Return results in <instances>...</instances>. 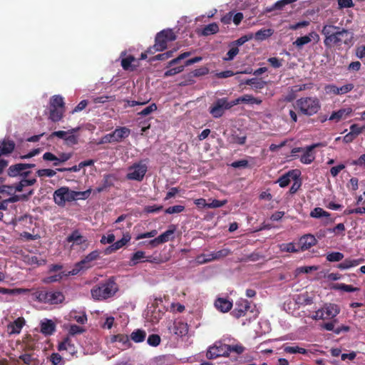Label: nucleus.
Masks as SVG:
<instances>
[{
    "instance_id": "3",
    "label": "nucleus",
    "mask_w": 365,
    "mask_h": 365,
    "mask_svg": "<svg viewBox=\"0 0 365 365\" xmlns=\"http://www.w3.org/2000/svg\"><path fill=\"white\" fill-rule=\"evenodd\" d=\"M296 108L303 114L312 116L317 113L321 109L319 98L314 97H302L296 101Z\"/></svg>"
},
{
    "instance_id": "60",
    "label": "nucleus",
    "mask_w": 365,
    "mask_h": 365,
    "mask_svg": "<svg viewBox=\"0 0 365 365\" xmlns=\"http://www.w3.org/2000/svg\"><path fill=\"white\" fill-rule=\"evenodd\" d=\"M185 206L178 205H174V206L168 207L165 210V212L166 214H170V215L175 214V213H180V212H183L185 210Z\"/></svg>"
},
{
    "instance_id": "31",
    "label": "nucleus",
    "mask_w": 365,
    "mask_h": 365,
    "mask_svg": "<svg viewBox=\"0 0 365 365\" xmlns=\"http://www.w3.org/2000/svg\"><path fill=\"white\" fill-rule=\"evenodd\" d=\"M327 319L333 318L339 313L337 305L330 304L322 309Z\"/></svg>"
},
{
    "instance_id": "47",
    "label": "nucleus",
    "mask_w": 365,
    "mask_h": 365,
    "mask_svg": "<svg viewBox=\"0 0 365 365\" xmlns=\"http://www.w3.org/2000/svg\"><path fill=\"white\" fill-rule=\"evenodd\" d=\"M71 318L73 320L76 321L78 323L81 324H84L87 322V316L85 313H82L81 314H77L76 312H71L70 314Z\"/></svg>"
},
{
    "instance_id": "51",
    "label": "nucleus",
    "mask_w": 365,
    "mask_h": 365,
    "mask_svg": "<svg viewBox=\"0 0 365 365\" xmlns=\"http://www.w3.org/2000/svg\"><path fill=\"white\" fill-rule=\"evenodd\" d=\"M231 48L227 53L226 56L223 58L225 61H230L234 59V58L238 54L239 48L235 46H230Z\"/></svg>"
},
{
    "instance_id": "62",
    "label": "nucleus",
    "mask_w": 365,
    "mask_h": 365,
    "mask_svg": "<svg viewBox=\"0 0 365 365\" xmlns=\"http://www.w3.org/2000/svg\"><path fill=\"white\" fill-rule=\"evenodd\" d=\"M354 88V85L353 83H346L342 86L338 87L339 89V96L346 94L351 92Z\"/></svg>"
},
{
    "instance_id": "55",
    "label": "nucleus",
    "mask_w": 365,
    "mask_h": 365,
    "mask_svg": "<svg viewBox=\"0 0 365 365\" xmlns=\"http://www.w3.org/2000/svg\"><path fill=\"white\" fill-rule=\"evenodd\" d=\"M36 174L40 178H52L56 174V172L51 169H40L37 170Z\"/></svg>"
},
{
    "instance_id": "10",
    "label": "nucleus",
    "mask_w": 365,
    "mask_h": 365,
    "mask_svg": "<svg viewBox=\"0 0 365 365\" xmlns=\"http://www.w3.org/2000/svg\"><path fill=\"white\" fill-rule=\"evenodd\" d=\"M147 165L142 162L134 163L128 168L126 178L130 180L142 181L147 172Z\"/></svg>"
},
{
    "instance_id": "56",
    "label": "nucleus",
    "mask_w": 365,
    "mask_h": 365,
    "mask_svg": "<svg viewBox=\"0 0 365 365\" xmlns=\"http://www.w3.org/2000/svg\"><path fill=\"white\" fill-rule=\"evenodd\" d=\"M161 339L158 334H153L148 336L147 342L150 346H157L160 344Z\"/></svg>"
},
{
    "instance_id": "23",
    "label": "nucleus",
    "mask_w": 365,
    "mask_h": 365,
    "mask_svg": "<svg viewBox=\"0 0 365 365\" xmlns=\"http://www.w3.org/2000/svg\"><path fill=\"white\" fill-rule=\"evenodd\" d=\"M240 103L259 105L262 103V100L255 98L252 95L245 94L242 96L236 98L234 101H232L233 106Z\"/></svg>"
},
{
    "instance_id": "11",
    "label": "nucleus",
    "mask_w": 365,
    "mask_h": 365,
    "mask_svg": "<svg viewBox=\"0 0 365 365\" xmlns=\"http://www.w3.org/2000/svg\"><path fill=\"white\" fill-rule=\"evenodd\" d=\"M250 308V303L245 299H240L235 303V309L231 314L236 319L245 316L247 312Z\"/></svg>"
},
{
    "instance_id": "22",
    "label": "nucleus",
    "mask_w": 365,
    "mask_h": 365,
    "mask_svg": "<svg viewBox=\"0 0 365 365\" xmlns=\"http://www.w3.org/2000/svg\"><path fill=\"white\" fill-rule=\"evenodd\" d=\"M364 261V259L363 258H359V259L346 258L342 262L336 265V267L341 270L347 269L358 266L359 264L363 263Z\"/></svg>"
},
{
    "instance_id": "24",
    "label": "nucleus",
    "mask_w": 365,
    "mask_h": 365,
    "mask_svg": "<svg viewBox=\"0 0 365 365\" xmlns=\"http://www.w3.org/2000/svg\"><path fill=\"white\" fill-rule=\"evenodd\" d=\"M351 112L352 109L351 108H341L336 111H334L329 116V120L339 122L341 119L346 118V117L349 115Z\"/></svg>"
},
{
    "instance_id": "8",
    "label": "nucleus",
    "mask_w": 365,
    "mask_h": 365,
    "mask_svg": "<svg viewBox=\"0 0 365 365\" xmlns=\"http://www.w3.org/2000/svg\"><path fill=\"white\" fill-rule=\"evenodd\" d=\"M100 255L101 252L99 250H94L90 252L82 260L75 264L74 268L70 272V274L76 275L80 271L91 267V262L98 259L100 257Z\"/></svg>"
},
{
    "instance_id": "2",
    "label": "nucleus",
    "mask_w": 365,
    "mask_h": 365,
    "mask_svg": "<svg viewBox=\"0 0 365 365\" xmlns=\"http://www.w3.org/2000/svg\"><path fill=\"white\" fill-rule=\"evenodd\" d=\"M119 287L114 277L101 282L93 287L91 294L95 301H104L115 296L118 292Z\"/></svg>"
},
{
    "instance_id": "25",
    "label": "nucleus",
    "mask_w": 365,
    "mask_h": 365,
    "mask_svg": "<svg viewBox=\"0 0 365 365\" xmlns=\"http://www.w3.org/2000/svg\"><path fill=\"white\" fill-rule=\"evenodd\" d=\"M215 306L217 310L222 312H227L232 307V302L225 298H217L215 302Z\"/></svg>"
},
{
    "instance_id": "13",
    "label": "nucleus",
    "mask_w": 365,
    "mask_h": 365,
    "mask_svg": "<svg viewBox=\"0 0 365 365\" xmlns=\"http://www.w3.org/2000/svg\"><path fill=\"white\" fill-rule=\"evenodd\" d=\"M321 143H314L304 148L303 154L300 157V161L303 164H311L315 159V153L314 150L319 147Z\"/></svg>"
},
{
    "instance_id": "53",
    "label": "nucleus",
    "mask_w": 365,
    "mask_h": 365,
    "mask_svg": "<svg viewBox=\"0 0 365 365\" xmlns=\"http://www.w3.org/2000/svg\"><path fill=\"white\" fill-rule=\"evenodd\" d=\"M281 250L284 252L293 253L299 252L300 251L299 247L297 248L294 242L282 244L281 245Z\"/></svg>"
},
{
    "instance_id": "20",
    "label": "nucleus",
    "mask_w": 365,
    "mask_h": 365,
    "mask_svg": "<svg viewBox=\"0 0 365 365\" xmlns=\"http://www.w3.org/2000/svg\"><path fill=\"white\" fill-rule=\"evenodd\" d=\"M24 324L25 319L23 317L17 318L13 322L8 324L7 331L9 334L11 335L19 334Z\"/></svg>"
},
{
    "instance_id": "49",
    "label": "nucleus",
    "mask_w": 365,
    "mask_h": 365,
    "mask_svg": "<svg viewBox=\"0 0 365 365\" xmlns=\"http://www.w3.org/2000/svg\"><path fill=\"white\" fill-rule=\"evenodd\" d=\"M163 209V206L161 205H146L143 208V212L146 214L158 213L162 211Z\"/></svg>"
},
{
    "instance_id": "63",
    "label": "nucleus",
    "mask_w": 365,
    "mask_h": 365,
    "mask_svg": "<svg viewBox=\"0 0 365 365\" xmlns=\"http://www.w3.org/2000/svg\"><path fill=\"white\" fill-rule=\"evenodd\" d=\"M183 70H184L183 66L170 68L165 72L164 77L175 76L178 73H181Z\"/></svg>"
},
{
    "instance_id": "45",
    "label": "nucleus",
    "mask_w": 365,
    "mask_h": 365,
    "mask_svg": "<svg viewBox=\"0 0 365 365\" xmlns=\"http://www.w3.org/2000/svg\"><path fill=\"white\" fill-rule=\"evenodd\" d=\"M297 0H279L275 2L272 8L269 9V11L273 10H282L283 8L289 4H292L293 2H295Z\"/></svg>"
},
{
    "instance_id": "44",
    "label": "nucleus",
    "mask_w": 365,
    "mask_h": 365,
    "mask_svg": "<svg viewBox=\"0 0 365 365\" xmlns=\"http://www.w3.org/2000/svg\"><path fill=\"white\" fill-rule=\"evenodd\" d=\"M310 216L314 218H320L322 217H328L330 213L324 210L321 207H315L310 213Z\"/></svg>"
},
{
    "instance_id": "58",
    "label": "nucleus",
    "mask_w": 365,
    "mask_h": 365,
    "mask_svg": "<svg viewBox=\"0 0 365 365\" xmlns=\"http://www.w3.org/2000/svg\"><path fill=\"white\" fill-rule=\"evenodd\" d=\"M212 253H210L207 255L202 254V255H198L196 257V260L198 264H205V263H207V262H212L214 260L213 259H212Z\"/></svg>"
},
{
    "instance_id": "32",
    "label": "nucleus",
    "mask_w": 365,
    "mask_h": 365,
    "mask_svg": "<svg viewBox=\"0 0 365 365\" xmlns=\"http://www.w3.org/2000/svg\"><path fill=\"white\" fill-rule=\"evenodd\" d=\"M79 130H80V128L77 127V128L70 129L67 131H63V130L54 131V132L51 133V134L49 135L48 139H52L53 137H58V138L65 140L66 135L75 133L78 132Z\"/></svg>"
},
{
    "instance_id": "12",
    "label": "nucleus",
    "mask_w": 365,
    "mask_h": 365,
    "mask_svg": "<svg viewBox=\"0 0 365 365\" xmlns=\"http://www.w3.org/2000/svg\"><path fill=\"white\" fill-rule=\"evenodd\" d=\"M224 346H227V344L219 343L210 347L206 354L207 358L212 359L219 356H228L227 350Z\"/></svg>"
},
{
    "instance_id": "16",
    "label": "nucleus",
    "mask_w": 365,
    "mask_h": 365,
    "mask_svg": "<svg viewBox=\"0 0 365 365\" xmlns=\"http://www.w3.org/2000/svg\"><path fill=\"white\" fill-rule=\"evenodd\" d=\"M58 351H66L71 356L77 353V348L69 336L63 339L58 346Z\"/></svg>"
},
{
    "instance_id": "42",
    "label": "nucleus",
    "mask_w": 365,
    "mask_h": 365,
    "mask_svg": "<svg viewBox=\"0 0 365 365\" xmlns=\"http://www.w3.org/2000/svg\"><path fill=\"white\" fill-rule=\"evenodd\" d=\"M135 61V58L133 56H128L126 58H124L121 60V66L125 71L131 70L133 71L135 68H133L131 63Z\"/></svg>"
},
{
    "instance_id": "37",
    "label": "nucleus",
    "mask_w": 365,
    "mask_h": 365,
    "mask_svg": "<svg viewBox=\"0 0 365 365\" xmlns=\"http://www.w3.org/2000/svg\"><path fill=\"white\" fill-rule=\"evenodd\" d=\"M331 288L334 290H341L346 292H354L359 290L358 287H354L352 285H349L343 283L334 284Z\"/></svg>"
},
{
    "instance_id": "64",
    "label": "nucleus",
    "mask_w": 365,
    "mask_h": 365,
    "mask_svg": "<svg viewBox=\"0 0 365 365\" xmlns=\"http://www.w3.org/2000/svg\"><path fill=\"white\" fill-rule=\"evenodd\" d=\"M324 91H325L327 94H329V95L333 94V95H335V96H339L338 86H336L334 84L326 85L325 87H324Z\"/></svg>"
},
{
    "instance_id": "36",
    "label": "nucleus",
    "mask_w": 365,
    "mask_h": 365,
    "mask_svg": "<svg viewBox=\"0 0 365 365\" xmlns=\"http://www.w3.org/2000/svg\"><path fill=\"white\" fill-rule=\"evenodd\" d=\"M67 241L68 242H73L76 245H81L86 242V240L83 239V237L79 233L78 230H75L69 236H68Z\"/></svg>"
},
{
    "instance_id": "43",
    "label": "nucleus",
    "mask_w": 365,
    "mask_h": 365,
    "mask_svg": "<svg viewBox=\"0 0 365 365\" xmlns=\"http://www.w3.org/2000/svg\"><path fill=\"white\" fill-rule=\"evenodd\" d=\"M227 350V355L229 356L231 352H235L237 354H242L245 348L241 344H235V345H227V346H224Z\"/></svg>"
},
{
    "instance_id": "27",
    "label": "nucleus",
    "mask_w": 365,
    "mask_h": 365,
    "mask_svg": "<svg viewBox=\"0 0 365 365\" xmlns=\"http://www.w3.org/2000/svg\"><path fill=\"white\" fill-rule=\"evenodd\" d=\"M56 330V325L51 319H46L41 323V331L44 335H51Z\"/></svg>"
},
{
    "instance_id": "48",
    "label": "nucleus",
    "mask_w": 365,
    "mask_h": 365,
    "mask_svg": "<svg viewBox=\"0 0 365 365\" xmlns=\"http://www.w3.org/2000/svg\"><path fill=\"white\" fill-rule=\"evenodd\" d=\"M253 38V34H247L245 36H241L236 41H232L230 46H235L238 48V46L243 45L245 43L248 41L249 40H251Z\"/></svg>"
},
{
    "instance_id": "6",
    "label": "nucleus",
    "mask_w": 365,
    "mask_h": 365,
    "mask_svg": "<svg viewBox=\"0 0 365 365\" xmlns=\"http://www.w3.org/2000/svg\"><path fill=\"white\" fill-rule=\"evenodd\" d=\"M36 299L41 302L57 304L61 303L65 297L59 291H39L36 293Z\"/></svg>"
},
{
    "instance_id": "19",
    "label": "nucleus",
    "mask_w": 365,
    "mask_h": 365,
    "mask_svg": "<svg viewBox=\"0 0 365 365\" xmlns=\"http://www.w3.org/2000/svg\"><path fill=\"white\" fill-rule=\"evenodd\" d=\"M110 342L119 343L120 344L119 348L123 350L127 349L131 346V343H130L129 337L127 334H118L113 335L110 337Z\"/></svg>"
},
{
    "instance_id": "34",
    "label": "nucleus",
    "mask_w": 365,
    "mask_h": 365,
    "mask_svg": "<svg viewBox=\"0 0 365 365\" xmlns=\"http://www.w3.org/2000/svg\"><path fill=\"white\" fill-rule=\"evenodd\" d=\"M24 170V169L23 163H17V164L11 165L7 170V173H8V175L10 177H16L19 175L21 176V172Z\"/></svg>"
},
{
    "instance_id": "50",
    "label": "nucleus",
    "mask_w": 365,
    "mask_h": 365,
    "mask_svg": "<svg viewBox=\"0 0 365 365\" xmlns=\"http://www.w3.org/2000/svg\"><path fill=\"white\" fill-rule=\"evenodd\" d=\"M115 180V178L113 175H110V174L105 175L101 184L103 185V186L104 187H106V189H108V188L114 186Z\"/></svg>"
},
{
    "instance_id": "57",
    "label": "nucleus",
    "mask_w": 365,
    "mask_h": 365,
    "mask_svg": "<svg viewBox=\"0 0 365 365\" xmlns=\"http://www.w3.org/2000/svg\"><path fill=\"white\" fill-rule=\"evenodd\" d=\"M64 141H65V144L66 145L73 146L74 145L78 144V135H74V133L68 134V135H66V137Z\"/></svg>"
},
{
    "instance_id": "59",
    "label": "nucleus",
    "mask_w": 365,
    "mask_h": 365,
    "mask_svg": "<svg viewBox=\"0 0 365 365\" xmlns=\"http://www.w3.org/2000/svg\"><path fill=\"white\" fill-rule=\"evenodd\" d=\"M157 108H158L157 105L155 103H153L150 104V106H148V107L143 109L140 112H139L138 113V115H142V116H146V115H150L151 113L157 110Z\"/></svg>"
},
{
    "instance_id": "40",
    "label": "nucleus",
    "mask_w": 365,
    "mask_h": 365,
    "mask_svg": "<svg viewBox=\"0 0 365 365\" xmlns=\"http://www.w3.org/2000/svg\"><path fill=\"white\" fill-rule=\"evenodd\" d=\"M344 254L339 252H332L327 253L326 259L327 261L331 262H340L344 259Z\"/></svg>"
},
{
    "instance_id": "54",
    "label": "nucleus",
    "mask_w": 365,
    "mask_h": 365,
    "mask_svg": "<svg viewBox=\"0 0 365 365\" xmlns=\"http://www.w3.org/2000/svg\"><path fill=\"white\" fill-rule=\"evenodd\" d=\"M284 351L288 354L299 353L302 354H306L307 353V349L299 346H286L284 347Z\"/></svg>"
},
{
    "instance_id": "41",
    "label": "nucleus",
    "mask_w": 365,
    "mask_h": 365,
    "mask_svg": "<svg viewBox=\"0 0 365 365\" xmlns=\"http://www.w3.org/2000/svg\"><path fill=\"white\" fill-rule=\"evenodd\" d=\"M145 257V253L143 251H137L131 257L130 265L133 266L138 264Z\"/></svg>"
},
{
    "instance_id": "33",
    "label": "nucleus",
    "mask_w": 365,
    "mask_h": 365,
    "mask_svg": "<svg viewBox=\"0 0 365 365\" xmlns=\"http://www.w3.org/2000/svg\"><path fill=\"white\" fill-rule=\"evenodd\" d=\"M219 31V26L216 23L209 24L202 29L201 34L207 36L212 34H215Z\"/></svg>"
},
{
    "instance_id": "1",
    "label": "nucleus",
    "mask_w": 365,
    "mask_h": 365,
    "mask_svg": "<svg viewBox=\"0 0 365 365\" xmlns=\"http://www.w3.org/2000/svg\"><path fill=\"white\" fill-rule=\"evenodd\" d=\"M322 34L325 36L324 44L327 48L348 44L351 38V33L347 29L331 24L324 25Z\"/></svg>"
},
{
    "instance_id": "28",
    "label": "nucleus",
    "mask_w": 365,
    "mask_h": 365,
    "mask_svg": "<svg viewBox=\"0 0 365 365\" xmlns=\"http://www.w3.org/2000/svg\"><path fill=\"white\" fill-rule=\"evenodd\" d=\"M247 84L252 86L255 90H260L264 88L267 86V82L263 81L262 78H252L247 79L245 82H242L240 84Z\"/></svg>"
},
{
    "instance_id": "39",
    "label": "nucleus",
    "mask_w": 365,
    "mask_h": 365,
    "mask_svg": "<svg viewBox=\"0 0 365 365\" xmlns=\"http://www.w3.org/2000/svg\"><path fill=\"white\" fill-rule=\"evenodd\" d=\"M272 34V31L271 29H262L257 31L255 35H253V38L257 41H263L267 37L270 36Z\"/></svg>"
},
{
    "instance_id": "35",
    "label": "nucleus",
    "mask_w": 365,
    "mask_h": 365,
    "mask_svg": "<svg viewBox=\"0 0 365 365\" xmlns=\"http://www.w3.org/2000/svg\"><path fill=\"white\" fill-rule=\"evenodd\" d=\"M146 336V332L142 329H136L130 334V339L135 343L143 342Z\"/></svg>"
},
{
    "instance_id": "18",
    "label": "nucleus",
    "mask_w": 365,
    "mask_h": 365,
    "mask_svg": "<svg viewBox=\"0 0 365 365\" xmlns=\"http://www.w3.org/2000/svg\"><path fill=\"white\" fill-rule=\"evenodd\" d=\"M312 39L316 42H318L319 40V36L315 31H312L308 35L297 38L293 43L297 48H301L304 45L311 42Z\"/></svg>"
},
{
    "instance_id": "4",
    "label": "nucleus",
    "mask_w": 365,
    "mask_h": 365,
    "mask_svg": "<svg viewBox=\"0 0 365 365\" xmlns=\"http://www.w3.org/2000/svg\"><path fill=\"white\" fill-rule=\"evenodd\" d=\"M175 39L176 35L172 29H163L156 34L155 43L153 46L148 48V52L154 53L156 51H163L166 49L168 42Z\"/></svg>"
},
{
    "instance_id": "21",
    "label": "nucleus",
    "mask_w": 365,
    "mask_h": 365,
    "mask_svg": "<svg viewBox=\"0 0 365 365\" xmlns=\"http://www.w3.org/2000/svg\"><path fill=\"white\" fill-rule=\"evenodd\" d=\"M170 331H173L175 335L178 336H185L188 332V326L187 323L183 322H175L173 327L170 328Z\"/></svg>"
},
{
    "instance_id": "38",
    "label": "nucleus",
    "mask_w": 365,
    "mask_h": 365,
    "mask_svg": "<svg viewBox=\"0 0 365 365\" xmlns=\"http://www.w3.org/2000/svg\"><path fill=\"white\" fill-rule=\"evenodd\" d=\"M29 290L23 288L8 289L0 287V293L4 294L16 295L28 292Z\"/></svg>"
},
{
    "instance_id": "14",
    "label": "nucleus",
    "mask_w": 365,
    "mask_h": 365,
    "mask_svg": "<svg viewBox=\"0 0 365 365\" xmlns=\"http://www.w3.org/2000/svg\"><path fill=\"white\" fill-rule=\"evenodd\" d=\"M130 239L131 237L128 232L123 234V237L120 240H118L115 242H113L111 245L105 249V255H110L113 252H115L118 250L125 246L130 240Z\"/></svg>"
},
{
    "instance_id": "30",
    "label": "nucleus",
    "mask_w": 365,
    "mask_h": 365,
    "mask_svg": "<svg viewBox=\"0 0 365 365\" xmlns=\"http://www.w3.org/2000/svg\"><path fill=\"white\" fill-rule=\"evenodd\" d=\"M291 178L294 180L297 178V175H294V170L289 171L287 173L281 176L278 179L277 182L281 187H285L289 184Z\"/></svg>"
},
{
    "instance_id": "5",
    "label": "nucleus",
    "mask_w": 365,
    "mask_h": 365,
    "mask_svg": "<svg viewBox=\"0 0 365 365\" xmlns=\"http://www.w3.org/2000/svg\"><path fill=\"white\" fill-rule=\"evenodd\" d=\"M65 112V103L63 98L60 95H55L50 99L49 118L53 122H58L63 117Z\"/></svg>"
},
{
    "instance_id": "17",
    "label": "nucleus",
    "mask_w": 365,
    "mask_h": 365,
    "mask_svg": "<svg viewBox=\"0 0 365 365\" xmlns=\"http://www.w3.org/2000/svg\"><path fill=\"white\" fill-rule=\"evenodd\" d=\"M16 144L13 140L5 138L0 141V157L11 154L15 149Z\"/></svg>"
},
{
    "instance_id": "46",
    "label": "nucleus",
    "mask_w": 365,
    "mask_h": 365,
    "mask_svg": "<svg viewBox=\"0 0 365 365\" xmlns=\"http://www.w3.org/2000/svg\"><path fill=\"white\" fill-rule=\"evenodd\" d=\"M92 190L91 188L85 191H73L74 200H86L90 197Z\"/></svg>"
},
{
    "instance_id": "52",
    "label": "nucleus",
    "mask_w": 365,
    "mask_h": 365,
    "mask_svg": "<svg viewBox=\"0 0 365 365\" xmlns=\"http://www.w3.org/2000/svg\"><path fill=\"white\" fill-rule=\"evenodd\" d=\"M230 250L227 248L220 250L217 252H211L212 255V259H213L214 260L222 259L223 257L228 256L230 254Z\"/></svg>"
},
{
    "instance_id": "7",
    "label": "nucleus",
    "mask_w": 365,
    "mask_h": 365,
    "mask_svg": "<svg viewBox=\"0 0 365 365\" xmlns=\"http://www.w3.org/2000/svg\"><path fill=\"white\" fill-rule=\"evenodd\" d=\"M53 200L58 206L64 207L68 202L74 201L73 190L68 187H61L53 195Z\"/></svg>"
},
{
    "instance_id": "29",
    "label": "nucleus",
    "mask_w": 365,
    "mask_h": 365,
    "mask_svg": "<svg viewBox=\"0 0 365 365\" xmlns=\"http://www.w3.org/2000/svg\"><path fill=\"white\" fill-rule=\"evenodd\" d=\"M176 230V226L175 225H170L169 229L156 237L158 245L167 242L170 240V235H173Z\"/></svg>"
},
{
    "instance_id": "26",
    "label": "nucleus",
    "mask_w": 365,
    "mask_h": 365,
    "mask_svg": "<svg viewBox=\"0 0 365 365\" xmlns=\"http://www.w3.org/2000/svg\"><path fill=\"white\" fill-rule=\"evenodd\" d=\"M112 133L115 142H120L123 139L128 137L130 130L126 127H120L115 129Z\"/></svg>"
},
{
    "instance_id": "61",
    "label": "nucleus",
    "mask_w": 365,
    "mask_h": 365,
    "mask_svg": "<svg viewBox=\"0 0 365 365\" xmlns=\"http://www.w3.org/2000/svg\"><path fill=\"white\" fill-rule=\"evenodd\" d=\"M191 55V52L187 51L180 54L177 58L172 59L168 62V67L172 66L173 65L177 64L180 61L185 59V58L190 56Z\"/></svg>"
},
{
    "instance_id": "9",
    "label": "nucleus",
    "mask_w": 365,
    "mask_h": 365,
    "mask_svg": "<svg viewBox=\"0 0 365 365\" xmlns=\"http://www.w3.org/2000/svg\"><path fill=\"white\" fill-rule=\"evenodd\" d=\"M232 107V101H228L227 98H219L210 107V113L214 118H218L223 115L225 110Z\"/></svg>"
},
{
    "instance_id": "15",
    "label": "nucleus",
    "mask_w": 365,
    "mask_h": 365,
    "mask_svg": "<svg viewBox=\"0 0 365 365\" xmlns=\"http://www.w3.org/2000/svg\"><path fill=\"white\" fill-rule=\"evenodd\" d=\"M317 240L315 237L311 234L303 235L298 242V246L300 251H305L316 245Z\"/></svg>"
}]
</instances>
